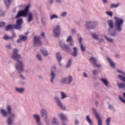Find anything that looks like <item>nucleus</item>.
I'll use <instances>...</instances> for the list:
<instances>
[{
    "mask_svg": "<svg viewBox=\"0 0 125 125\" xmlns=\"http://www.w3.org/2000/svg\"><path fill=\"white\" fill-rule=\"evenodd\" d=\"M115 20L114 24V21L112 20H107V24L110 29L114 28L115 31L120 33L123 30V26L124 25V20L117 17H114Z\"/></svg>",
    "mask_w": 125,
    "mask_h": 125,
    "instance_id": "obj_1",
    "label": "nucleus"
},
{
    "mask_svg": "<svg viewBox=\"0 0 125 125\" xmlns=\"http://www.w3.org/2000/svg\"><path fill=\"white\" fill-rule=\"evenodd\" d=\"M31 7V4H28L26 7L23 10H20L18 12V14L16 16V18H19V17H26L27 15L26 19V22L28 24H30L32 21H34V15L33 13L29 12V8Z\"/></svg>",
    "mask_w": 125,
    "mask_h": 125,
    "instance_id": "obj_2",
    "label": "nucleus"
},
{
    "mask_svg": "<svg viewBox=\"0 0 125 125\" xmlns=\"http://www.w3.org/2000/svg\"><path fill=\"white\" fill-rule=\"evenodd\" d=\"M7 112L4 109L1 108L0 113L3 117H7V114H9L10 116L7 118L6 120L7 125H13L14 123V120L16 118V114L14 113H11V106L9 105L7 106Z\"/></svg>",
    "mask_w": 125,
    "mask_h": 125,
    "instance_id": "obj_3",
    "label": "nucleus"
},
{
    "mask_svg": "<svg viewBox=\"0 0 125 125\" xmlns=\"http://www.w3.org/2000/svg\"><path fill=\"white\" fill-rule=\"evenodd\" d=\"M97 26H98V22L97 21H85L84 26L87 30H91L95 29Z\"/></svg>",
    "mask_w": 125,
    "mask_h": 125,
    "instance_id": "obj_4",
    "label": "nucleus"
},
{
    "mask_svg": "<svg viewBox=\"0 0 125 125\" xmlns=\"http://www.w3.org/2000/svg\"><path fill=\"white\" fill-rule=\"evenodd\" d=\"M59 45L62 49V50H64V51H66V52H71V51H72L71 46H70V45H68V44L64 43L63 41H60Z\"/></svg>",
    "mask_w": 125,
    "mask_h": 125,
    "instance_id": "obj_5",
    "label": "nucleus"
},
{
    "mask_svg": "<svg viewBox=\"0 0 125 125\" xmlns=\"http://www.w3.org/2000/svg\"><path fill=\"white\" fill-rule=\"evenodd\" d=\"M59 45L62 49V50H64V51H66V52H71V51H72L71 46H70V45H68V44L64 43L63 41H60Z\"/></svg>",
    "mask_w": 125,
    "mask_h": 125,
    "instance_id": "obj_6",
    "label": "nucleus"
},
{
    "mask_svg": "<svg viewBox=\"0 0 125 125\" xmlns=\"http://www.w3.org/2000/svg\"><path fill=\"white\" fill-rule=\"evenodd\" d=\"M54 100L55 102H56L57 106H59V107L61 109V110H63L65 111L66 110V106L63 104L62 103V101H61V100L59 98V97L55 96L54 97Z\"/></svg>",
    "mask_w": 125,
    "mask_h": 125,
    "instance_id": "obj_7",
    "label": "nucleus"
},
{
    "mask_svg": "<svg viewBox=\"0 0 125 125\" xmlns=\"http://www.w3.org/2000/svg\"><path fill=\"white\" fill-rule=\"evenodd\" d=\"M19 51V50L16 48L13 50L11 58L13 60H14V61H18L19 59H21V55L18 54Z\"/></svg>",
    "mask_w": 125,
    "mask_h": 125,
    "instance_id": "obj_8",
    "label": "nucleus"
},
{
    "mask_svg": "<svg viewBox=\"0 0 125 125\" xmlns=\"http://www.w3.org/2000/svg\"><path fill=\"white\" fill-rule=\"evenodd\" d=\"M53 37L54 38H59L61 35V27L58 25L53 30Z\"/></svg>",
    "mask_w": 125,
    "mask_h": 125,
    "instance_id": "obj_9",
    "label": "nucleus"
},
{
    "mask_svg": "<svg viewBox=\"0 0 125 125\" xmlns=\"http://www.w3.org/2000/svg\"><path fill=\"white\" fill-rule=\"evenodd\" d=\"M73 76H69L66 78H62L61 80V83H64L65 84L69 85V84H71V83H73Z\"/></svg>",
    "mask_w": 125,
    "mask_h": 125,
    "instance_id": "obj_10",
    "label": "nucleus"
},
{
    "mask_svg": "<svg viewBox=\"0 0 125 125\" xmlns=\"http://www.w3.org/2000/svg\"><path fill=\"white\" fill-rule=\"evenodd\" d=\"M50 82L52 83H54V80H55V73L56 72V66H52L51 68V71H50Z\"/></svg>",
    "mask_w": 125,
    "mask_h": 125,
    "instance_id": "obj_11",
    "label": "nucleus"
},
{
    "mask_svg": "<svg viewBox=\"0 0 125 125\" xmlns=\"http://www.w3.org/2000/svg\"><path fill=\"white\" fill-rule=\"evenodd\" d=\"M92 110L93 113L95 114V116H96L97 122V124L98 125H102V120H101V118H100V115H99V113L97 111L95 108H92Z\"/></svg>",
    "mask_w": 125,
    "mask_h": 125,
    "instance_id": "obj_12",
    "label": "nucleus"
},
{
    "mask_svg": "<svg viewBox=\"0 0 125 125\" xmlns=\"http://www.w3.org/2000/svg\"><path fill=\"white\" fill-rule=\"evenodd\" d=\"M23 24V19H20L16 21V24H14V28L15 30H21Z\"/></svg>",
    "mask_w": 125,
    "mask_h": 125,
    "instance_id": "obj_13",
    "label": "nucleus"
},
{
    "mask_svg": "<svg viewBox=\"0 0 125 125\" xmlns=\"http://www.w3.org/2000/svg\"><path fill=\"white\" fill-rule=\"evenodd\" d=\"M16 70L18 71H21L23 72L24 71V63H23V62L21 61L18 60L17 61V64L15 65Z\"/></svg>",
    "mask_w": 125,
    "mask_h": 125,
    "instance_id": "obj_14",
    "label": "nucleus"
},
{
    "mask_svg": "<svg viewBox=\"0 0 125 125\" xmlns=\"http://www.w3.org/2000/svg\"><path fill=\"white\" fill-rule=\"evenodd\" d=\"M33 41L34 45H38V46H41V45H42V41H41L40 37L34 36Z\"/></svg>",
    "mask_w": 125,
    "mask_h": 125,
    "instance_id": "obj_15",
    "label": "nucleus"
},
{
    "mask_svg": "<svg viewBox=\"0 0 125 125\" xmlns=\"http://www.w3.org/2000/svg\"><path fill=\"white\" fill-rule=\"evenodd\" d=\"M40 113L42 118L45 119L48 118V114L47 113V110L44 108H42L40 110Z\"/></svg>",
    "mask_w": 125,
    "mask_h": 125,
    "instance_id": "obj_16",
    "label": "nucleus"
},
{
    "mask_svg": "<svg viewBox=\"0 0 125 125\" xmlns=\"http://www.w3.org/2000/svg\"><path fill=\"white\" fill-rule=\"evenodd\" d=\"M33 118L36 120L37 125H43L42 123L41 122V117L39 114H34Z\"/></svg>",
    "mask_w": 125,
    "mask_h": 125,
    "instance_id": "obj_17",
    "label": "nucleus"
},
{
    "mask_svg": "<svg viewBox=\"0 0 125 125\" xmlns=\"http://www.w3.org/2000/svg\"><path fill=\"white\" fill-rule=\"evenodd\" d=\"M66 42H69V46H74L75 44L74 43V41H73V37L72 36H69L66 40Z\"/></svg>",
    "mask_w": 125,
    "mask_h": 125,
    "instance_id": "obj_18",
    "label": "nucleus"
},
{
    "mask_svg": "<svg viewBox=\"0 0 125 125\" xmlns=\"http://www.w3.org/2000/svg\"><path fill=\"white\" fill-rule=\"evenodd\" d=\"M14 38H16V34H15V32H13L11 37H9L7 35H5L4 37H2V39L4 40V41H8V40H13Z\"/></svg>",
    "mask_w": 125,
    "mask_h": 125,
    "instance_id": "obj_19",
    "label": "nucleus"
},
{
    "mask_svg": "<svg viewBox=\"0 0 125 125\" xmlns=\"http://www.w3.org/2000/svg\"><path fill=\"white\" fill-rule=\"evenodd\" d=\"M19 38L20 39L17 41V43H20L22 42L27 41V39L26 36H24L23 35H20Z\"/></svg>",
    "mask_w": 125,
    "mask_h": 125,
    "instance_id": "obj_20",
    "label": "nucleus"
},
{
    "mask_svg": "<svg viewBox=\"0 0 125 125\" xmlns=\"http://www.w3.org/2000/svg\"><path fill=\"white\" fill-rule=\"evenodd\" d=\"M73 49V51L71 54V55L73 57H77L79 55V53H78L79 52V50H78V48L77 47H74Z\"/></svg>",
    "mask_w": 125,
    "mask_h": 125,
    "instance_id": "obj_21",
    "label": "nucleus"
},
{
    "mask_svg": "<svg viewBox=\"0 0 125 125\" xmlns=\"http://www.w3.org/2000/svg\"><path fill=\"white\" fill-rule=\"evenodd\" d=\"M56 58L59 62V65H60V66H62V64L61 63V60H62V56H61V55H60V52L57 53Z\"/></svg>",
    "mask_w": 125,
    "mask_h": 125,
    "instance_id": "obj_22",
    "label": "nucleus"
},
{
    "mask_svg": "<svg viewBox=\"0 0 125 125\" xmlns=\"http://www.w3.org/2000/svg\"><path fill=\"white\" fill-rule=\"evenodd\" d=\"M100 81L101 82H102L103 83H104L106 87H109L110 84L109 83V81H108L107 79L102 78L100 79Z\"/></svg>",
    "mask_w": 125,
    "mask_h": 125,
    "instance_id": "obj_23",
    "label": "nucleus"
},
{
    "mask_svg": "<svg viewBox=\"0 0 125 125\" xmlns=\"http://www.w3.org/2000/svg\"><path fill=\"white\" fill-rule=\"evenodd\" d=\"M36 58L37 60L39 62H42L43 61V58H42V55L40 54V53H37L36 54Z\"/></svg>",
    "mask_w": 125,
    "mask_h": 125,
    "instance_id": "obj_24",
    "label": "nucleus"
},
{
    "mask_svg": "<svg viewBox=\"0 0 125 125\" xmlns=\"http://www.w3.org/2000/svg\"><path fill=\"white\" fill-rule=\"evenodd\" d=\"M107 60L108 62H109V65L110 67H111V68H113V69L115 68V67H116V65H115V63L113 62L112 60L110 58L107 57Z\"/></svg>",
    "mask_w": 125,
    "mask_h": 125,
    "instance_id": "obj_25",
    "label": "nucleus"
},
{
    "mask_svg": "<svg viewBox=\"0 0 125 125\" xmlns=\"http://www.w3.org/2000/svg\"><path fill=\"white\" fill-rule=\"evenodd\" d=\"M13 2V0H4V4L6 8L9 7V5Z\"/></svg>",
    "mask_w": 125,
    "mask_h": 125,
    "instance_id": "obj_26",
    "label": "nucleus"
},
{
    "mask_svg": "<svg viewBox=\"0 0 125 125\" xmlns=\"http://www.w3.org/2000/svg\"><path fill=\"white\" fill-rule=\"evenodd\" d=\"M15 89L16 90V91L17 92H18V93H21L22 94L23 93V92H24V91H25V88H23V87H21V88H19V87H15Z\"/></svg>",
    "mask_w": 125,
    "mask_h": 125,
    "instance_id": "obj_27",
    "label": "nucleus"
},
{
    "mask_svg": "<svg viewBox=\"0 0 125 125\" xmlns=\"http://www.w3.org/2000/svg\"><path fill=\"white\" fill-rule=\"evenodd\" d=\"M108 34L110 37H115L117 36V32L115 30L112 31L111 30L109 29Z\"/></svg>",
    "mask_w": 125,
    "mask_h": 125,
    "instance_id": "obj_28",
    "label": "nucleus"
},
{
    "mask_svg": "<svg viewBox=\"0 0 125 125\" xmlns=\"http://www.w3.org/2000/svg\"><path fill=\"white\" fill-rule=\"evenodd\" d=\"M40 51L43 56H48L49 55L48 52L46 49H41Z\"/></svg>",
    "mask_w": 125,
    "mask_h": 125,
    "instance_id": "obj_29",
    "label": "nucleus"
},
{
    "mask_svg": "<svg viewBox=\"0 0 125 125\" xmlns=\"http://www.w3.org/2000/svg\"><path fill=\"white\" fill-rule=\"evenodd\" d=\"M86 121L88 123L89 125H92L93 124L92 123V120L90 119L89 115L86 116Z\"/></svg>",
    "mask_w": 125,
    "mask_h": 125,
    "instance_id": "obj_30",
    "label": "nucleus"
},
{
    "mask_svg": "<svg viewBox=\"0 0 125 125\" xmlns=\"http://www.w3.org/2000/svg\"><path fill=\"white\" fill-rule=\"evenodd\" d=\"M14 29V25L10 24L8 25L5 28V31H8L11 30H13Z\"/></svg>",
    "mask_w": 125,
    "mask_h": 125,
    "instance_id": "obj_31",
    "label": "nucleus"
},
{
    "mask_svg": "<svg viewBox=\"0 0 125 125\" xmlns=\"http://www.w3.org/2000/svg\"><path fill=\"white\" fill-rule=\"evenodd\" d=\"M89 61L93 65H94L95 63H96V62H97V60L96 58H95V57H92L90 58Z\"/></svg>",
    "mask_w": 125,
    "mask_h": 125,
    "instance_id": "obj_32",
    "label": "nucleus"
},
{
    "mask_svg": "<svg viewBox=\"0 0 125 125\" xmlns=\"http://www.w3.org/2000/svg\"><path fill=\"white\" fill-rule=\"evenodd\" d=\"M120 4H120V3H117L116 4L112 3L110 5V8H117V7H119V6H120Z\"/></svg>",
    "mask_w": 125,
    "mask_h": 125,
    "instance_id": "obj_33",
    "label": "nucleus"
},
{
    "mask_svg": "<svg viewBox=\"0 0 125 125\" xmlns=\"http://www.w3.org/2000/svg\"><path fill=\"white\" fill-rule=\"evenodd\" d=\"M52 125H59V123H58V121H57V119L55 117H53L52 118Z\"/></svg>",
    "mask_w": 125,
    "mask_h": 125,
    "instance_id": "obj_34",
    "label": "nucleus"
},
{
    "mask_svg": "<svg viewBox=\"0 0 125 125\" xmlns=\"http://www.w3.org/2000/svg\"><path fill=\"white\" fill-rule=\"evenodd\" d=\"M104 39L107 41V42H113L114 39L112 38H110L108 37V36H106L105 35H104Z\"/></svg>",
    "mask_w": 125,
    "mask_h": 125,
    "instance_id": "obj_35",
    "label": "nucleus"
},
{
    "mask_svg": "<svg viewBox=\"0 0 125 125\" xmlns=\"http://www.w3.org/2000/svg\"><path fill=\"white\" fill-rule=\"evenodd\" d=\"M59 116L62 121H67V117L64 114L60 113Z\"/></svg>",
    "mask_w": 125,
    "mask_h": 125,
    "instance_id": "obj_36",
    "label": "nucleus"
},
{
    "mask_svg": "<svg viewBox=\"0 0 125 125\" xmlns=\"http://www.w3.org/2000/svg\"><path fill=\"white\" fill-rule=\"evenodd\" d=\"M72 65V59H68L65 68H70Z\"/></svg>",
    "mask_w": 125,
    "mask_h": 125,
    "instance_id": "obj_37",
    "label": "nucleus"
},
{
    "mask_svg": "<svg viewBox=\"0 0 125 125\" xmlns=\"http://www.w3.org/2000/svg\"><path fill=\"white\" fill-rule=\"evenodd\" d=\"M41 23H42V26H46V25H47V23H46V19H45V18H42Z\"/></svg>",
    "mask_w": 125,
    "mask_h": 125,
    "instance_id": "obj_38",
    "label": "nucleus"
},
{
    "mask_svg": "<svg viewBox=\"0 0 125 125\" xmlns=\"http://www.w3.org/2000/svg\"><path fill=\"white\" fill-rule=\"evenodd\" d=\"M61 98L62 100L65 99V98H67V97H68V96H67V94H66V93H65V92H61Z\"/></svg>",
    "mask_w": 125,
    "mask_h": 125,
    "instance_id": "obj_39",
    "label": "nucleus"
},
{
    "mask_svg": "<svg viewBox=\"0 0 125 125\" xmlns=\"http://www.w3.org/2000/svg\"><path fill=\"white\" fill-rule=\"evenodd\" d=\"M58 18H59V17H58V16H57V15L56 14H53L50 16V20H54V19H58Z\"/></svg>",
    "mask_w": 125,
    "mask_h": 125,
    "instance_id": "obj_40",
    "label": "nucleus"
},
{
    "mask_svg": "<svg viewBox=\"0 0 125 125\" xmlns=\"http://www.w3.org/2000/svg\"><path fill=\"white\" fill-rule=\"evenodd\" d=\"M80 45V49L82 52L85 51V46L83 45V44H81Z\"/></svg>",
    "mask_w": 125,
    "mask_h": 125,
    "instance_id": "obj_41",
    "label": "nucleus"
},
{
    "mask_svg": "<svg viewBox=\"0 0 125 125\" xmlns=\"http://www.w3.org/2000/svg\"><path fill=\"white\" fill-rule=\"evenodd\" d=\"M19 84L22 86H25L27 85V83L23 80H21V81H20Z\"/></svg>",
    "mask_w": 125,
    "mask_h": 125,
    "instance_id": "obj_42",
    "label": "nucleus"
},
{
    "mask_svg": "<svg viewBox=\"0 0 125 125\" xmlns=\"http://www.w3.org/2000/svg\"><path fill=\"white\" fill-rule=\"evenodd\" d=\"M117 77L118 78V79H120V80H121L122 82H123V83H125V77L122 76L121 75H118Z\"/></svg>",
    "mask_w": 125,
    "mask_h": 125,
    "instance_id": "obj_43",
    "label": "nucleus"
},
{
    "mask_svg": "<svg viewBox=\"0 0 125 125\" xmlns=\"http://www.w3.org/2000/svg\"><path fill=\"white\" fill-rule=\"evenodd\" d=\"M67 14H68V13L67 12L63 11L61 14L60 16L61 17H62V18L66 17Z\"/></svg>",
    "mask_w": 125,
    "mask_h": 125,
    "instance_id": "obj_44",
    "label": "nucleus"
},
{
    "mask_svg": "<svg viewBox=\"0 0 125 125\" xmlns=\"http://www.w3.org/2000/svg\"><path fill=\"white\" fill-rule=\"evenodd\" d=\"M43 120L47 125H50V123H49V121L48 120V117H47L46 118L43 119Z\"/></svg>",
    "mask_w": 125,
    "mask_h": 125,
    "instance_id": "obj_45",
    "label": "nucleus"
},
{
    "mask_svg": "<svg viewBox=\"0 0 125 125\" xmlns=\"http://www.w3.org/2000/svg\"><path fill=\"white\" fill-rule=\"evenodd\" d=\"M105 13L107 16H109V17H113V12L106 11Z\"/></svg>",
    "mask_w": 125,
    "mask_h": 125,
    "instance_id": "obj_46",
    "label": "nucleus"
},
{
    "mask_svg": "<svg viewBox=\"0 0 125 125\" xmlns=\"http://www.w3.org/2000/svg\"><path fill=\"white\" fill-rule=\"evenodd\" d=\"M19 78L21 79V80H22V81H26L27 80L26 77H25V76H24L23 74H20L19 75Z\"/></svg>",
    "mask_w": 125,
    "mask_h": 125,
    "instance_id": "obj_47",
    "label": "nucleus"
},
{
    "mask_svg": "<svg viewBox=\"0 0 125 125\" xmlns=\"http://www.w3.org/2000/svg\"><path fill=\"white\" fill-rule=\"evenodd\" d=\"M117 85L119 88H124L125 84L122 83H117Z\"/></svg>",
    "mask_w": 125,
    "mask_h": 125,
    "instance_id": "obj_48",
    "label": "nucleus"
},
{
    "mask_svg": "<svg viewBox=\"0 0 125 125\" xmlns=\"http://www.w3.org/2000/svg\"><path fill=\"white\" fill-rule=\"evenodd\" d=\"M110 122H111V118L108 117L105 120L106 125H110Z\"/></svg>",
    "mask_w": 125,
    "mask_h": 125,
    "instance_id": "obj_49",
    "label": "nucleus"
},
{
    "mask_svg": "<svg viewBox=\"0 0 125 125\" xmlns=\"http://www.w3.org/2000/svg\"><path fill=\"white\" fill-rule=\"evenodd\" d=\"M92 37H93V39H94L95 40H96L97 41L98 40V35H97L96 34H92Z\"/></svg>",
    "mask_w": 125,
    "mask_h": 125,
    "instance_id": "obj_50",
    "label": "nucleus"
},
{
    "mask_svg": "<svg viewBox=\"0 0 125 125\" xmlns=\"http://www.w3.org/2000/svg\"><path fill=\"white\" fill-rule=\"evenodd\" d=\"M71 33L72 36H74V35H76L77 33V30H76V29L75 28H72L71 30Z\"/></svg>",
    "mask_w": 125,
    "mask_h": 125,
    "instance_id": "obj_51",
    "label": "nucleus"
},
{
    "mask_svg": "<svg viewBox=\"0 0 125 125\" xmlns=\"http://www.w3.org/2000/svg\"><path fill=\"white\" fill-rule=\"evenodd\" d=\"M93 76H96L98 74V70L97 69H94L92 71Z\"/></svg>",
    "mask_w": 125,
    "mask_h": 125,
    "instance_id": "obj_52",
    "label": "nucleus"
},
{
    "mask_svg": "<svg viewBox=\"0 0 125 125\" xmlns=\"http://www.w3.org/2000/svg\"><path fill=\"white\" fill-rule=\"evenodd\" d=\"M80 125V121L77 119L74 120V125Z\"/></svg>",
    "mask_w": 125,
    "mask_h": 125,
    "instance_id": "obj_53",
    "label": "nucleus"
},
{
    "mask_svg": "<svg viewBox=\"0 0 125 125\" xmlns=\"http://www.w3.org/2000/svg\"><path fill=\"white\" fill-rule=\"evenodd\" d=\"M5 47H6V48H7V49H11V48H12V47H11V43L7 44L5 45Z\"/></svg>",
    "mask_w": 125,
    "mask_h": 125,
    "instance_id": "obj_54",
    "label": "nucleus"
},
{
    "mask_svg": "<svg viewBox=\"0 0 125 125\" xmlns=\"http://www.w3.org/2000/svg\"><path fill=\"white\" fill-rule=\"evenodd\" d=\"M119 100H120V101H121V102H123V103L125 104V100L124 99V98H123L120 96H119Z\"/></svg>",
    "mask_w": 125,
    "mask_h": 125,
    "instance_id": "obj_55",
    "label": "nucleus"
},
{
    "mask_svg": "<svg viewBox=\"0 0 125 125\" xmlns=\"http://www.w3.org/2000/svg\"><path fill=\"white\" fill-rule=\"evenodd\" d=\"M94 66H95V67H96V68H101V67H102L101 64H97L96 62L95 64H94Z\"/></svg>",
    "mask_w": 125,
    "mask_h": 125,
    "instance_id": "obj_56",
    "label": "nucleus"
},
{
    "mask_svg": "<svg viewBox=\"0 0 125 125\" xmlns=\"http://www.w3.org/2000/svg\"><path fill=\"white\" fill-rule=\"evenodd\" d=\"M117 72H118L119 74H122L123 76H125V72H123L122 70H119L118 69L117 70Z\"/></svg>",
    "mask_w": 125,
    "mask_h": 125,
    "instance_id": "obj_57",
    "label": "nucleus"
},
{
    "mask_svg": "<svg viewBox=\"0 0 125 125\" xmlns=\"http://www.w3.org/2000/svg\"><path fill=\"white\" fill-rule=\"evenodd\" d=\"M5 25V22L3 21H1L0 22V28H1L2 27H3Z\"/></svg>",
    "mask_w": 125,
    "mask_h": 125,
    "instance_id": "obj_58",
    "label": "nucleus"
},
{
    "mask_svg": "<svg viewBox=\"0 0 125 125\" xmlns=\"http://www.w3.org/2000/svg\"><path fill=\"white\" fill-rule=\"evenodd\" d=\"M57 3L59 4H62V0H55Z\"/></svg>",
    "mask_w": 125,
    "mask_h": 125,
    "instance_id": "obj_59",
    "label": "nucleus"
},
{
    "mask_svg": "<svg viewBox=\"0 0 125 125\" xmlns=\"http://www.w3.org/2000/svg\"><path fill=\"white\" fill-rule=\"evenodd\" d=\"M82 41H83V38L82 37H80L79 39V44H83V43H82Z\"/></svg>",
    "mask_w": 125,
    "mask_h": 125,
    "instance_id": "obj_60",
    "label": "nucleus"
},
{
    "mask_svg": "<svg viewBox=\"0 0 125 125\" xmlns=\"http://www.w3.org/2000/svg\"><path fill=\"white\" fill-rule=\"evenodd\" d=\"M83 76L84 78H88V75L85 72H83Z\"/></svg>",
    "mask_w": 125,
    "mask_h": 125,
    "instance_id": "obj_61",
    "label": "nucleus"
},
{
    "mask_svg": "<svg viewBox=\"0 0 125 125\" xmlns=\"http://www.w3.org/2000/svg\"><path fill=\"white\" fill-rule=\"evenodd\" d=\"M73 97H74V99H75V100L76 101H77V100H78V97H77V95H74V96H73Z\"/></svg>",
    "mask_w": 125,
    "mask_h": 125,
    "instance_id": "obj_62",
    "label": "nucleus"
},
{
    "mask_svg": "<svg viewBox=\"0 0 125 125\" xmlns=\"http://www.w3.org/2000/svg\"><path fill=\"white\" fill-rule=\"evenodd\" d=\"M102 1L105 4L108 2V0H102Z\"/></svg>",
    "mask_w": 125,
    "mask_h": 125,
    "instance_id": "obj_63",
    "label": "nucleus"
},
{
    "mask_svg": "<svg viewBox=\"0 0 125 125\" xmlns=\"http://www.w3.org/2000/svg\"><path fill=\"white\" fill-rule=\"evenodd\" d=\"M108 108H109V109H113V105H112L111 104H109L108 105Z\"/></svg>",
    "mask_w": 125,
    "mask_h": 125,
    "instance_id": "obj_64",
    "label": "nucleus"
}]
</instances>
